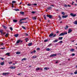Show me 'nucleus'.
<instances>
[{
    "label": "nucleus",
    "mask_w": 77,
    "mask_h": 77,
    "mask_svg": "<svg viewBox=\"0 0 77 77\" xmlns=\"http://www.w3.org/2000/svg\"><path fill=\"white\" fill-rule=\"evenodd\" d=\"M67 35V32H62L61 33L60 35H59V36H63L64 35Z\"/></svg>",
    "instance_id": "nucleus-1"
},
{
    "label": "nucleus",
    "mask_w": 77,
    "mask_h": 77,
    "mask_svg": "<svg viewBox=\"0 0 77 77\" xmlns=\"http://www.w3.org/2000/svg\"><path fill=\"white\" fill-rule=\"evenodd\" d=\"M20 42H23V41L20 40H17V42L15 44V45H18L17 44H19Z\"/></svg>",
    "instance_id": "nucleus-2"
},
{
    "label": "nucleus",
    "mask_w": 77,
    "mask_h": 77,
    "mask_svg": "<svg viewBox=\"0 0 77 77\" xmlns=\"http://www.w3.org/2000/svg\"><path fill=\"white\" fill-rule=\"evenodd\" d=\"M46 17H48V18H49L50 19H51L53 18V16L51 15L48 14L47 15Z\"/></svg>",
    "instance_id": "nucleus-3"
},
{
    "label": "nucleus",
    "mask_w": 77,
    "mask_h": 77,
    "mask_svg": "<svg viewBox=\"0 0 77 77\" xmlns=\"http://www.w3.org/2000/svg\"><path fill=\"white\" fill-rule=\"evenodd\" d=\"M57 56V54H53L49 56L50 57H55Z\"/></svg>",
    "instance_id": "nucleus-4"
},
{
    "label": "nucleus",
    "mask_w": 77,
    "mask_h": 77,
    "mask_svg": "<svg viewBox=\"0 0 77 77\" xmlns=\"http://www.w3.org/2000/svg\"><path fill=\"white\" fill-rule=\"evenodd\" d=\"M70 15L72 17H75L76 16V14H73V13H71Z\"/></svg>",
    "instance_id": "nucleus-5"
},
{
    "label": "nucleus",
    "mask_w": 77,
    "mask_h": 77,
    "mask_svg": "<svg viewBox=\"0 0 77 77\" xmlns=\"http://www.w3.org/2000/svg\"><path fill=\"white\" fill-rule=\"evenodd\" d=\"M9 74V72L3 73L2 74L3 75H8Z\"/></svg>",
    "instance_id": "nucleus-6"
},
{
    "label": "nucleus",
    "mask_w": 77,
    "mask_h": 77,
    "mask_svg": "<svg viewBox=\"0 0 77 77\" xmlns=\"http://www.w3.org/2000/svg\"><path fill=\"white\" fill-rule=\"evenodd\" d=\"M68 17V15H66V16H63V15L62 16V18H66V17Z\"/></svg>",
    "instance_id": "nucleus-7"
},
{
    "label": "nucleus",
    "mask_w": 77,
    "mask_h": 77,
    "mask_svg": "<svg viewBox=\"0 0 77 77\" xmlns=\"http://www.w3.org/2000/svg\"><path fill=\"white\" fill-rule=\"evenodd\" d=\"M53 35H54V34H53V33H52L50 34V35H49V37H51V36H53Z\"/></svg>",
    "instance_id": "nucleus-8"
},
{
    "label": "nucleus",
    "mask_w": 77,
    "mask_h": 77,
    "mask_svg": "<svg viewBox=\"0 0 77 77\" xmlns=\"http://www.w3.org/2000/svg\"><path fill=\"white\" fill-rule=\"evenodd\" d=\"M72 32V29H69L68 33H70Z\"/></svg>",
    "instance_id": "nucleus-9"
},
{
    "label": "nucleus",
    "mask_w": 77,
    "mask_h": 77,
    "mask_svg": "<svg viewBox=\"0 0 77 77\" xmlns=\"http://www.w3.org/2000/svg\"><path fill=\"white\" fill-rule=\"evenodd\" d=\"M26 19H28V17H26L24 19H22L21 20H20V21H22V20H26Z\"/></svg>",
    "instance_id": "nucleus-10"
},
{
    "label": "nucleus",
    "mask_w": 77,
    "mask_h": 77,
    "mask_svg": "<svg viewBox=\"0 0 77 77\" xmlns=\"http://www.w3.org/2000/svg\"><path fill=\"white\" fill-rule=\"evenodd\" d=\"M2 27H3L4 29H7V27L6 26L3 25L2 26Z\"/></svg>",
    "instance_id": "nucleus-11"
},
{
    "label": "nucleus",
    "mask_w": 77,
    "mask_h": 77,
    "mask_svg": "<svg viewBox=\"0 0 77 77\" xmlns=\"http://www.w3.org/2000/svg\"><path fill=\"white\" fill-rule=\"evenodd\" d=\"M20 14L23 15L24 14V12L21 11L20 12Z\"/></svg>",
    "instance_id": "nucleus-12"
},
{
    "label": "nucleus",
    "mask_w": 77,
    "mask_h": 77,
    "mask_svg": "<svg viewBox=\"0 0 77 77\" xmlns=\"http://www.w3.org/2000/svg\"><path fill=\"white\" fill-rule=\"evenodd\" d=\"M0 32H1V34L2 35H3V31H2V30L1 29L0 30Z\"/></svg>",
    "instance_id": "nucleus-13"
},
{
    "label": "nucleus",
    "mask_w": 77,
    "mask_h": 77,
    "mask_svg": "<svg viewBox=\"0 0 77 77\" xmlns=\"http://www.w3.org/2000/svg\"><path fill=\"white\" fill-rule=\"evenodd\" d=\"M5 64V63L4 62H2L0 63V65H4Z\"/></svg>",
    "instance_id": "nucleus-14"
},
{
    "label": "nucleus",
    "mask_w": 77,
    "mask_h": 77,
    "mask_svg": "<svg viewBox=\"0 0 77 77\" xmlns=\"http://www.w3.org/2000/svg\"><path fill=\"white\" fill-rule=\"evenodd\" d=\"M27 60V58H24L22 59V61H23V60Z\"/></svg>",
    "instance_id": "nucleus-15"
},
{
    "label": "nucleus",
    "mask_w": 77,
    "mask_h": 77,
    "mask_svg": "<svg viewBox=\"0 0 77 77\" xmlns=\"http://www.w3.org/2000/svg\"><path fill=\"white\" fill-rule=\"evenodd\" d=\"M36 53V51L35 50H34L33 51L31 52L30 53H31V54H33V53Z\"/></svg>",
    "instance_id": "nucleus-16"
},
{
    "label": "nucleus",
    "mask_w": 77,
    "mask_h": 77,
    "mask_svg": "<svg viewBox=\"0 0 77 77\" xmlns=\"http://www.w3.org/2000/svg\"><path fill=\"white\" fill-rule=\"evenodd\" d=\"M17 21H18V20H15V19L13 20V22H14V23H17Z\"/></svg>",
    "instance_id": "nucleus-17"
},
{
    "label": "nucleus",
    "mask_w": 77,
    "mask_h": 77,
    "mask_svg": "<svg viewBox=\"0 0 77 77\" xmlns=\"http://www.w3.org/2000/svg\"><path fill=\"white\" fill-rule=\"evenodd\" d=\"M25 40L26 41V42H27L29 40V38H26L25 39Z\"/></svg>",
    "instance_id": "nucleus-18"
},
{
    "label": "nucleus",
    "mask_w": 77,
    "mask_h": 77,
    "mask_svg": "<svg viewBox=\"0 0 77 77\" xmlns=\"http://www.w3.org/2000/svg\"><path fill=\"white\" fill-rule=\"evenodd\" d=\"M14 36L16 38H17L18 36V34H15L14 35Z\"/></svg>",
    "instance_id": "nucleus-19"
},
{
    "label": "nucleus",
    "mask_w": 77,
    "mask_h": 77,
    "mask_svg": "<svg viewBox=\"0 0 77 77\" xmlns=\"http://www.w3.org/2000/svg\"><path fill=\"white\" fill-rule=\"evenodd\" d=\"M10 68H11V69H15V67H13L11 66V67H10Z\"/></svg>",
    "instance_id": "nucleus-20"
},
{
    "label": "nucleus",
    "mask_w": 77,
    "mask_h": 77,
    "mask_svg": "<svg viewBox=\"0 0 77 77\" xmlns=\"http://www.w3.org/2000/svg\"><path fill=\"white\" fill-rule=\"evenodd\" d=\"M39 69H40V68H38V67H37L36 69V71H38V70H39Z\"/></svg>",
    "instance_id": "nucleus-21"
},
{
    "label": "nucleus",
    "mask_w": 77,
    "mask_h": 77,
    "mask_svg": "<svg viewBox=\"0 0 77 77\" xmlns=\"http://www.w3.org/2000/svg\"><path fill=\"white\" fill-rule=\"evenodd\" d=\"M51 8H52L51 7H48V9L49 10H50V9H51Z\"/></svg>",
    "instance_id": "nucleus-22"
},
{
    "label": "nucleus",
    "mask_w": 77,
    "mask_h": 77,
    "mask_svg": "<svg viewBox=\"0 0 77 77\" xmlns=\"http://www.w3.org/2000/svg\"><path fill=\"white\" fill-rule=\"evenodd\" d=\"M66 27H65V29H66V30H67V29L68 28V26L66 25Z\"/></svg>",
    "instance_id": "nucleus-23"
},
{
    "label": "nucleus",
    "mask_w": 77,
    "mask_h": 77,
    "mask_svg": "<svg viewBox=\"0 0 77 77\" xmlns=\"http://www.w3.org/2000/svg\"><path fill=\"white\" fill-rule=\"evenodd\" d=\"M9 54H10V53H8L5 54V55H8V56H10Z\"/></svg>",
    "instance_id": "nucleus-24"
},
{
    "label": "nucleus",
    "mask_w": 77,
    "mask_h": 77,
    "mask_svg": "<svg viewBox=\"0 0 77 77\" xmlns=\"http://www.w3.org/2000/svg\"><path fill=\"white\" fill-rule=\"evenodd\" d=\"M46 50L47 51H51V50L50 49V48H48L46 49Z\"/></svg>",
    "instance_id": "nucleus-25"
},
{
    "label": "nucleus",
    "mask_w": 77,
    "mask_h": 77,
    "mask_svg": "<svg viewBox=\"0 0 77 77\" xmlns=\"http://www.w3.org/2000/svg\"><path fill=\"white\" fill-rule=\"evenodd\" d=\"M14 10L16 11H20V9H14Z\"/></svg>",
    "instance_id": "nucleus-26"
},
{
    "label": "nucleus",
    "mask_w": 77,
    "mask_h": 77,
    "mask_svg": "<svg viewBox=\"0 0 77 77\" xmlns=\"http://www.w3.org/2000/svg\"><path fill=\"white\" fill-rule=\"evenodd\" d=\"M58 39H59V40H62V39H63V37H59L58 38Z\"/></svg>",
    "instance_id": "nucleus-27"
},
{
    "label": "nucleus",
    "mask_w": 77,
    "mask_h": 77,
    "mask_svg": "<svg viewBox=\"0 0 77 77\" xmlns=\"http://www.w3.org/2000/svg\"><path fill=\"white\" fill-rule=\"evenodd\" d=\"M58 41V40H55L54 41H53V42H57Z\"/></svg>",
    "instance_id": "nucleus-28"
},
{
    "label": "nucleus",
    "mask_w": 77,
    "mask_h": 77,
    "mask_svg": "<svg viewBox=\"0 0 77 77\" xmlns=\"http://www.w3.org/2000/svg\"><path fill=\"white\" fill-rule=\"evenodd\" d=\"M20 53H21L20 52H17L16 53V54H20Z\"/></svg>",
    "instance_id": "nucleus-29"
},
{
    "label": "nucleus",
    "mask_w": 77,
    "mask_h": 77,
    "mask_svg": "<svg viewBox=\"0 0 77 77\" xmlns=\"http://www.w3.org/2000/svg\"><path fill=\"white\" fill-rule=\"evenodd\" d=\"M32 45V43H31L28 44V46H31Z\"/></svg>",
    "instance_id": "nucleus-30"
},
{
    "label": "nucleus",
    "mask_w": 77,
    "mask_h": 77,
    "mask_svg": "<svg viewBox=\"0 0 77 77\" xmlns=\"http://www.w3.org/2000/svg\"><path fill=\"white\" fill-rule=\"evenodd\" d=\"M44 69L45 70H47V69H49V68H47V67H45L44 68Z\"/></svg>",
    "instance_id": "nucleus-31"
},
{
    "label": "nucleus",
    "mask_w": 77,
    "mask_h": 77,
    "mask_svg": "<svg viewBox=\"0 0 77 77\" xmlns=\"http://www.w3.org/2000/svg\"><path fill=\"white\" fill-rule=\"evenodd\" d=\"M74 50H75L74 49H72L70 50V51H72V52H73V51H74Z\"/></svg>",
    "instance_id": "nucleus-32"
},
{
    "label": "nucleus",
    "mask_w": 77,
    "mask_h": 77,
    "mask_svg": "<svg viewBox=\"0 0 77 77\" xmlns=\"http://www.w3.org/2000/svg\"><path fill=\"white\" fill-rule=\"evenodd\" d=\"M10 29L11 31H12V30H13V28H12V27H10Z\"/></svg>",
    "instance_id": "nucleus-33"
},
{
    "label": "nucleus",
    "mask_w": 77,
    "mask_h": 77,
    "mask_svg": "<svg viewBox=\"0 0 77 77\" xmlns=\"http://www.w3.org/2000/svg\"><path fill=\"white\" fill-rule=\"evenodd\" d=\"M58 17L60 18L59 20L60 21V20L62 18H61V17H60V15H59Z\"/></svg>",
    "instance_id": "nucleus-34"
},
{
    "label": "nucleus",
    "mask_w": 77,
    "mask_h": 77,
    "mask_svg": "<svg viewBox=\"0 0 77 77\" xmlns=\"http://www.w3.org/2000/svg\"><path fill=\"white\" fill-rule=\"evenodd\" d=\"M75 24H77V21H75L74 22Z\"/></svg>",
    "instance_id": "nucleus-35"
},
{
    "label": "nucleus",
    "mask_w": 77,
    "mask_h": 77,
    "mask_svg": "<svg viewBox=\"0 0 77 77\" xmlns=\"http://www.w3.org/2000/svg\"><path fill=\"white\" fill-rule=\"evenodd\" d=\"M36 57V56H33L32 57V59H35Z\"/></svg>",
    "instance_id": "nucleus-36"
},
{
    "label": "nucleus",
    "mask_w": 77,
    "mask_h": 77,
    "mask_svg": "<svg viewBox=\"0 0 77 77\" xmlns=\"http://www.w3.org/2000/svg\"><path fill=\"white\" fill-rule=\"evenodd\" d=\"M48 39H46L44 40V42H48Z\"/></svg>",
    "instance_id": "nucleus-37"
},
{
    "label": "nucleus",
    "mask_w": 77,
    "mask_h": 77,
    "mask_svg": "<svg viewBox=\"0 0 77 77\" xmlns=\"http://www.w3.org/2000/svg\"><path fill=\"white\" fill-rule=\"evenodd\" d=\"M61 14L62 15H65V13H64V12H62L61 13Z\"/></svg>",
    "instance_id": "nucleus-38"
},
{
    "label": "nucleus",
    "mask_w": 77,
    "mask_h": 77,
    "mask_svg": "<svg viewBox=\"0 0 77 77\" xmlns=\"http://www.w3.org/2000/svg\"><path fill=\"white\" fill-rule=\"evenodd\" d=\"M52 45V44H49V45L48 46V47H51V46Z\"/></svg>",
    "instance_id": "nucleus-39"
},
{
    "label": "nucleus",
    "mask_w": 77,
    "mask_h": 77,
    "mask_svg": "<svg viewBox=\"0 0 77 77\" xmlns=\"http://www.w3.org/2000/svg\"><path fill=\"white\" fill-rule=\"evenodd\" d=\"M22 28H23V29H25V30H26V28L25 27H24L23 26H22Z\"/></svg>",
    "instance_id": "nucleus-40"
},
{
    "label": "nucleus",
    "mask_w": 77,
    "mask_h": 77,
    "mask_svg": "<svg viewBox=\"0 0 77 77\" xmlns=\"http://www.w3.org/2000/svg\"><path fill=\"white\" fill-rule=\"evenodd\" d=\"M8 35H9V34H8V33H7V34H6V35H5V36L6 37H7L8 36Z\"/></svg>",
    "instance_id": "nucleus-41"
},
{
    "label": "nucleus",
    "mask_w": 77,
    "mask_h": 77,
    "mask_svg": "<svg viewBox=\"0 0 77 77\" xmlns=\"http://www.w3.org/2000/svg\"><path fill=\"white\" fill-rule=\"evenodd\" d=\"M33 20H36V18L35 17H32Z\"/></svg>",
    "instance_id": "nucleus-42"
},
{
    "label": "nucleus",
    "mask_w": 77,
    "mask_h": 77,
    "mask_svg": "<svg viewBox=\"0 0 77 77\" xmlns=\"http://www.w3.org/2000/svg\"><path fill=\"white\" fill-rule=\"evenodd\" d=\"M12 3H16V1H13L12 2Z\"/></svg>",
    "instance_id": "nucleus-43"
},
{
    "label": "nucleus",
    "mask_w": 77,
    "mask_h": 77,
    "mask_svg": "<svg viewBox=\"0 0 77 77\" xmlns=\"http://www.w3.org/2000/svg\"><path fill=\"white\" fill-rule=\"evenodd\" d=\"M59 43H60V44H62V43H63V41H60L59 42Z\"/></svg>",
    "instance_id": "nucleus-44"
},
{
    "label": "nucleus",
    "mask_w": 77,
    "mask_h": 77,
    "mask_svg": "<svg viewBox=\"0 0 77 77\" xmlns=\"http://www.w3.org/2000/svg\"><path fill=\"white\" fill-rule=\"evenodd\" d=\"M19 23H21V24H22V23H24V22H22L20 20L19 21Z\"/></svg>",
    "instance_id": "nucleus-45"
},
{
    "label": "nucleus",
    "mask_w": 77,
    "mask_h": 77,
    "mask_svg": "<svg viewBox=\"0 0 77 77\" xmlns=\"http://www.w3.org/2000/svg\"><path fill=\"white\" fill-rule=\"evenodd\" d=\"M74 74H77V71H76L75 72H74Z\"/></svg>",
    "instance_id": "nucleus-46"
},
{
    "label": "nucleus",
    "mask_w": 77,
    "mask_h": 77,
    "mask_svg": "<svg viewBox=\"0 0 77 77\" xmlns=\"http://www.w3.org/2000/svg\"><path fill=\"white\" fill-rule=\"evenodd\" d=\"M5 48L4 47V48H0V49H2V50H3L4 49H5Z\"/></svg>",
    "instance_id": "nucleus-47"
},
{
    "label": "nucleus",
    "mask_w": 77,
    "mask_h": 77,
    "mask_svg": "<svg viewBox=\"0 0 77 77\" xmlns=\"http://www.w3.org/2000/svg\"><path fill=\"white\" fill-rule=\"evenodd\" d=\"M44 18H45V19L46 20V17L45 16V15H44Z\"/></svg>",
    "instance_id": "nucleus-48"
},
{
    "label": "nucleus",
    "mask_w": 77,
    "mask_h": 77,
    "mask_svg": "<svg viewBox=\"0 0 77 77\" xmlns=\"http://www.w3.org/2000/svg\"><path fill=\"white\" fill-rule=\"evenodd\" d=\"M31 13L32 14H34L35 13V11H32V12H31Z\"/></svg>",
    "instance_id": "nucleus-49"
},
{
    "label": "nucleus",
    "mask_w": 77,
    "mask_h": 77,
    "mask_svg": "<svg viewBox=\"0 0 77 77\" xmlns=\"http://www.w3.org/2000/svg\"><path fill=\"white\" fill-rule=\"evenodd\" d=\"M56 36V34H55L53 36V38H54V37H55V36Z\"/></svg>",
    "instance_id": "nucleus-50"
},
{
    "label": "nucleus",
    "mask_w": 77,
    "mask_h": 77,
    "mask_svg": "<svg viewBox=\"0 0 77 77\" xmlns=\"http://www.w3.org/2000/svg\"><path fill=\"white\" fill-rule=\"evenodd\" d=\"M40 50V48H37V50Z\"/></svg>",
    "instance_id": "nucleus-51"
},
{
    "label": "nucleus",
    "mask_w": 77,
    "mask_h": 77,
    "mask_svg": "<svg viewBox=\"0 0 77 77\" xmlns=\"http://www.w3.org/2000/svg\"><path fill=\"white\" fill-rule=\"evenodd\" d=\"M72 56H75V54H72Z\"/></svg>",
    "instance_id": "nucleus-52"
},
{
    "label": "nucleus",
    "mask_w": 77,
    "mask_h": 77,
    "mask_svg": "<svg viewBox=\"0 0 77 77\" xmlns=\"http://www.w3.org/2000/svg\"><path fill=\"white\" fill-rule=\"evenodd\" d=\"M3 45H4V44L3 43H2V44H0V46H2H2H3Z\"/></svg>",
    "instance_id": "nucleus-53"
},
{
    "label": "nucleus",
    "mask_w": 77,
    "mask_h": 77,
    "mask_svg": "<svg viewBox=\"0 0 77 77\" xmlns=\"http://www.w3.org/2000/svg\"><path fill=\"white\" fill-rule=\"evenodd\" d=\"M64 7H67V5H64Z\"/></svg>",
    "instance_id": "nucleus-54"
},
{
    "label": "nucleus",
    "mask_w": 77,
    "mask_h": 77,
    "mask_svg": "<svg viewBox=\"0 0 77 77\" xmlns=\"http://www.w3.org/2000/svg\"><path fill=\"white\" fill-rule=\"evenodd\" d=\"M33 5H34V6H37V4H33Z\"/></svg>",
    "instance_id": "nucleus-55"
},
{
    "label": "nucleus",
    "mask_w": 77,
    "mask_h": 77,
    "mask_svg": "<svg viewBox=\"0 0 77 77\" xmlns=\"http://www.w3.org/2000/svg\"><path fill=\"white\" fill-rule=\"evenodd\" d=\"M25 35H26V36H28V35H29L27 33H25Z\"/></svg>",
    "instance_id": "nucleus-56"
},
{
    "label": "nucleus",
    "mask_w": 77,
    "mask_h": 77,
    "mask_svg": "<svg viewBox=\"0 0 77 77\" xmlns=\"http://www.w3.org/2000/svg\"><path fill=\"white\" fill-rule=\"evenodd\" d=\"M9 64H11V63H12V62H9Z\"/></svg>",
    "instance_id": "nucleus-57"
},
{
    "label": "nucleus",
    "mask_w": 77,
    "mask_h": 77,
    "mask_svg": "<svg viewBox=\"0 0 77 77\" xmlns=\"http://www.w3.org/2000/svg\"><path fill=\"white\" fill-rule=\"evenodd\" d=\"M31 5L29 4H27V5L28 6H31Z\"/></svg>",
    "instance_id": "nucleus-58"
},
{
    "label": "nucleus",
    "mask_w": 77,
    "mask_h": 77,
    "mask_svg": "<svg viewBox=\"0 0 77 77\" xmlns=\"http://www.w3.org/2000/svg\"><path fill=\"white\" fill-rule=\"evenodd\" d=\"M71 75H74V73H70Z\"/></svg>",
    "instance_id": "nucleus-59"
},
{
    "label": "nucleus",
    "mask_w": 77,
    "mask_h": 77,
    "mask_svg": "<svg viewBox=\"0 0 77 77\" xmlns=\"http://www.w3.org/2000/svg\"><path fill=\"white\" fill-rule=\"evenodd\" d=\"M67 6H68L69 7H71V5H67Z\"/></svg>",
    "instance_id": "nucleus-60"
},
{
    "label": "nucleus",
    "mask_w": 77,
    "mask_h": 77,
    "mask_svg": "<svg viewBox=\"0 0 77 77\" xmlns=\"http://www.w3.org/2000/svg\"><path fill=\"white\" fill-rule=\"evenodd\" d=\"M1 59L2 60H4V58H1Z\"/></svg>",
    "instance_id": "nucleus-61"
},
{
    "label": "nucleus",
    "mask_w": 77,
    "mask_h": 77,
    "mask_svg": "<svg viewBox=\"0 0 77 77\" xmlns=\"http://www.w3.org/2000/svg\"><path fill=\"white\" fill-rule=\"evenodd\" d=\"M21 4H22V2H20L19 5H21Z\"/></svg>",
    "instance_id": "nucleus-62"
},
{
    "label": "nucleus",
    "mask_w": 77,
    "mask_h": 77,
    "mask_svg": "<svg viewBox=\"0 0 77 77\" xmlns=\"http://www.w3.org/2000/svg\"><path fill=\"white\" fill-rule=\"evenodd\" d=\"M59 31H57L56 32V33H59Z\"/></svg>",
    "instance_id": "nucleus-63"
},
{
    "label": "nucleus",
    "mask_w": 77,
    "mask_h": 77,
    "mask_svg": "<svg viewBox=\"0 0 77 77\" xmlns=\"http://www.w3.org/2000/svg\"><path fill=\"white\" fill-rule=\"evenodd\" d=\"M5 34H6V32H5L4 33H3V35H5Z\"/></svg>",
    "instance_id": "nucleus-64"
}]
</instances>
